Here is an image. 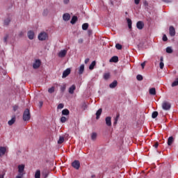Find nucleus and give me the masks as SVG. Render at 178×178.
Returning <instances> with one entry per match:
<instances>
[{
    "label": "nucleus",
    "mask_w": 178,
    "mask_h": 178,
    "mask_svg": "<svg viewBox=\"0 0 178 178\" xmlns=\"http://www.w3.org/2000/svg\"><path fill=\"white\" fill-rule=\"evenodd\" d=\"M31 118V115L30 114V110L29 108H26L23 113L24 122H29Z\"/></svg>",
    "instance_id": "1"
},
{
    "label": "nucleus",
    "mask_w": 178,
    "mask_h": 178,
    "mask_svg": "<svg viewBox=\"0 0 178 178\" xmlns=\"http://www.w3.org/2000/svg\"><path fill=\"white\" fill-rule=\"evenodd\" d=\"M161 107L163 111H170V108H172V104L168 101H163L161 104Z\"/></svg>",
    "instance_id": "2"
},
{
    "label": "nucleus",
    "mask_w": 178,
    "mask_h": 178,
    "mask_svg": "<svg viewBox=\"0 0 178 178\" xmlns=\"http://www.w3.org/2000/svg\"><path fill=\"white\" fill-rule=\"evenodd\" d=\"M48 38V33L45 32H42L38 35V40L40 41H45Z\"/></svg>",
    "instance_id": "3"
},
{
    "label": "nucleus",
    "mask_w": 178,
    "mask_h": 178,
    "mask_svg": "<svg viewBox=\"0 0 178 178\" xmlns=\"http://www.w3.org/2000/svg\"><path fill=\"white\" fill-rule=\"evenodd\" d=\"M72 166L74 168V169H76V170H79L80 169V161L78 160H75L72 163Z\"/></svg>",
    "instance_id": "4"
},
{
    "label": "nucleus",
    "mask_w": 178,
    "mask_h": 178,
    "mask_svg": "<svg viewBox=\"0 0 178 178\" xmlns=\"http://www.w3.org/2000/svg\"><path fill=\"white\" fill-rule=\"evenodd\" d=\"M72 72V70H70V68L66 69V70L63 72L62 78H63V79H66V77H67V76H69V74H70V72Z\"/></svg>",
    "instance_id": "5"
},
{
    "label": "nucleus",
    "mask_w": 178,
    "mask_h": 178,
    "mask_svg": "<svg viewBox=\"0 0 178 178\" xmlns=\"http://www.w3.org/2000/svg\"><path fill=\"white\" fill-rule=\"evenodd\" d=\"M169 31L171 37H175V35H176V29H175V27L172 26H170Z\"/></svg>",
    "instance_id": "6"
},
{
    "label": "nucleus",
    "mask_w": 178,
    "mask_h": 178,
    "mask_svg": "<svg viewBox=\"0 0 178 178\" xmlns=\"http://www.w3.org/2000/svg\"><path fill=\"white\" fill-rule=\"evenodd\" d=\"M24 165H18V172L19 175H24Z\"/></svg>",
    "instance_id": "7"
},
{
    "label": "nucleus",
    "mask_w": 178,
    "mask_h": 178,
    "mask_svg": "<svg viewBox=\"0 0 178 178\" xmlns=\"http://www.w3.org/2000/svg\"><path fill=\"white\" fill-rule=\"evenodd\" d=\"M136 27L138 30H143L144 29V22L138 21L136 24Z\"/></svg>",
    "instance_id": "8"
},
{
    "label": "nucleus",
    "mask_w": 178,
    "mask_h": 178,
    "mask_svg": "<svg viewBox=\"0 0 178 178\" xmlns=\"http://www.w3.org/2000/svg\"><path fill=\"white\" fill-rule=\"evenodd\" d=\"M41 66V60H36L35 62L33 65V69H38Z\"/></svg>",
    "instance_id": "9"
},
{
    "label": "nucleus",
    "mask_w": 178,
    "mask_h": 178,
    "mask_svg": "<svg viewBox=\"0 0 178 178\" xmlns=\"http://www.w3.org/2000/svg\"><path fill=\"white\" fill-rule=\"evenodd\" d=\"M6 154V147H0V157L3 156Z\"/></svg>",
    "instance_id": "10"
},
{
    "label": "nucleus",
    "mask_w": 178,
    "mask_h": 178,
    "mask_svg": "<svg viewBox=\"0 0 178 178\" xmlns=\"http://www.w3.org/2000/svg\"><path fill=\"white\" fill-rule=\"evenodd\" d=\"M63 19L65 22H69V20H70V14L69 13L63 14Z\"/></svg>",
    "instance_id": "11"
},
{
    "label": "nucleus",
    "mask_w": 178,
    "mask_h": 178,
    "mask_svg": "<svg viewBox=\"0 0 178 178\" xmlns=\"http://www.w3.org/2000/svg\"><path fill=\"white\" fill-rule=\"evenodd\" d=\"M28 38H29V40H34V31H29L27 33Z\"/></svg>",
    "instance_id": "12"
},
{
    "label": "nucleus",
    "mask_w": 178,
    "mask_h": 178,
    "mask_svg": "<svg viewBox=\"0 0 178 178\" xmlns=\"http://www.w3.org/2000/svg\"><path fill=\"white\" fill-rule=\"evenodd\" d=\"M106 124L108 127L112 126V118L111 117L106 118Z\"/></svg>",
    "instance_id": "13"
},
{
    "label": "nucleus",
    "mask_w": 178,
    "mask_h": 178,
    "mask_svg": "<svg viewBox=\"0 0 178 178\" xmlns=\"http://www.w3.org/2000/svg\"><path fill=\"white\" fill-rule=\"evenodd\" d=\"M66 54H67V51L66 50H61L59 54H58V56L60 58H65V56H66Z\"/></svg>",
    "instance_id": "14"
},
{
    "label": "nucleus",
    "mask_w": 178,
    "mask_h": 178,
    "mask_svg": "<svg viewBox=\"0 0 178 178\" xmlns=\"http://www.w3.org/2000/svg\"><path fill=\"white\" fill-rule=\"evenodd\" d=\"M173 143H175V138H173V136H170L167 142L168 145L170 146L172 145V144H173Z\"/></svg>",
    "instance_id": "15"
},
{
    "label": "nucleus",
    "mask_w": 178,
    "mask_h": 178,
    "mask_svg": "<svg viewBox=\"0 0 178 178\" xmlns=\"http://www.w3.org/2000/svg\"><path fill=\"white\" fill-rule=\"evenodd\" d=\"M110 62H113L114 63H117V62H119V57L117 56H113L111 59Z\"/></svg>",
    "instance_id": "16"
},
{
    "label": "nucleus",
    "mask_w": 178,
    "mask_h": 178,
    "mask_svg": "<svg viewBox=\"0 0 178 178\" xmlns=\"http://www.w3.org/2000/svg\"><path fill=\"white\" fill-rule=\"evenodd\" d=\"M75 90H76V85H72L71 87H70L68 92L70 94H74Z\"/></svg>",
    "instance_id": "17"
},
{
    "label": "nucleus",
    "mask_w": 178,
    "mask_h": 178,
    "mask_svg": "<svg viewBox=\"0 0 178 178\" xmlns=\"http://www.w3.org/2000/svg\"><path fill=\"white\" fill-rule=\"evenodd\" d=\"M118 86V81H113L110 85V88H115Z\"/></svg>",
    "instance_id": "18"
},
{
    "label": "nucleus",
    "mask_w": 178,
    "mask_h": 178,
    "mask_svg": "<svg viewBox=\"0 0 178 178\" xmlns=\"http://www.w3.org/2000/svg\"><path fill=\"white\" fill-rule=\"evenodd\" d=\"M149 92L151 95H156V90L155 88H150Z\"/></svg>",
    "instance_id": "19"
},
{
    "label": "nucleus",
    "mask_w": 178,
    "mask_h": 178,
    "mask_svg": "<svg viewBox=\"0 0 178 178\" xmlns=\"http://www.w3.org/2000/svg\"><path fill=\"white\" fill-rule=\"evenodd\" d=\"M102 113V108H99L97 112H96V119L98 120L99 119V116H101V114Z\"/></svg>",
    "instance_id": "20"
},
{
    "label": "nucleus",
    "mask_w": 178,
    "mask_h": 178,
    "mask_svg": "<svg viewBox=\"0 0 178 178\" xmlns=\"http://www.w3.org/2000/svg\"><path fill=\"white\" fill-rule=\"evenodd\" d=\"M83 73H84V65L82 64L79 70V74H83Z\"/></svg>",
    "instance_id": "21"
},
{
    "label": "nucleus",
    "mask_w": 178,
    "mask_h": 178,
    "mask_svg": "<svg viewBox=\"0 0 178 178\" xmlns=\"http://www.w3.org/2000/svg\"><path fill=\"white\" fill-rule=\"evenodd\" d=\"M15 122H16V118L13 117V118H12V119L8 121V123L9 126H12V124H15Z\"/></svg>",
    "instance_id": "22"
},
{
    "label": "nucleus",
    "mask_w": 178,
    "mask_h": 178,
    "mask_svg": "<svg viewBox=\"0 0 178 178\" xmlns=\"http://www.w3.org/2000/svg\"><path fill=\"white\" fill-rule=\"evenodd\" d=\"M35 178H41V171H40V170H36L35 173Z\"/></svg>",
    "instance_id": "23"
},
{
    "label": "nucleus",
    "mask_w": 178,
    "mask_h": 178,
    "mask_svg": "<svg viewBox=\"0 0 178 178\" xmlns=\"http://www.w3.org/2000/svg\"><path fill=\"white\" fill-rule=\"evenodd\" d=\"M69 113H70V111H69V110L67 108H65L62 111V115H64L65 116H67V115H69Z\"/></svg>",
    "instance_id": "24"
},
{
    "label": "nucleus",
    "mask_w": 178,
    "mask_h": 178,
    "mask_svg": "<svg viewBox=\"0 0 178 178\" xmlns=\"http://www.w3.org/2000/svg\"><path fill=\"white\" fill-rule=\"evenodd\" d=\"M76 22H77V17L73 16L70 22L71 24H75Z\"/></svg>",
    "instance_id": "25"
},
{
    "label": "nucleus",
    "mask_w": 178,
    "mask_h": 178,
    "mask_svg": "<svg viewBox=\"0 0 178 178\" xmlns=\"http://www.w3.org/2000/svg\"><path fill=\"white\" fill-rule=\"evenodd\" d=\"M158 111H154L152 114V119H156V118H158Z\"/></svg>",
    "instance_id": "26"
},
{
    "label": "nucleus",
    "mask_w": 178,
    "mask_h": 178,
    "mask_svg": "<svg viewBox=\"0 0 178 178\" xmlns=\"http://www.w3.org/2000/svg\"><path fill=\"white\" fill-rule=\"evenodd\" d=\"M96 63L95 61H92V63L89 66L90 70H92L94 67H95Z\"/></svg>",
    "instance_id": "27"
},
{
    "label": "nucleus",
    "mask_w": 178,
    "mask_h": 178,
    "mask_svg": "<svg viewBox=\"0 0 178 178\" xmlns=\"http://www.w3.org/2000/svg\"><path fill=\"white\" fill-rule=\"evenodd\" d=\"M111 77V74L109 73H106L104 74V80H108Z\"/></svg>",
    "instance_id": "28"
},
{
    "label": "nucleus",
    "mask_w": 178,
    "mask_h": 178,
    "mask_svg": "<svg viewBox=\"0 0 178 178\" xmlns=\"http://www.w3.org/2000/svg\"><path fill=\"white\" fill-rule=\"evenodd\" d=\"M65 141V138L63 136H60L59 140H58V144H62Z\"/></svg>",
    "instance_id": "29"
},
{
    "label": "nucleus",
    "mask_w": 178,
    "mask_h": 178,
    "mask_svg": "<svg viewBox=\"0 0 178 178\" xmlns=\"http://www.w3.org/2000/svg\"><path fill=\"white\" fill-rule=\"evenodd\" d=\"M48 92H49V94H52L53 92H55V87L52 86L51 88H49Z\"/></svg>",
    "instance_id": "30"
},
{
    "label": "nucleus",
    "mask_w": 178,
    "mask_h": 178,
    "mask_svg": "<svg viewBox=\"0 0 178 178\" xmlns=\"http://www.w3.org/2000/svg\"><path fill=\"white\" fill-rule=\"evenodd\" d=\"M66 90V84H63V86H60V91L61 92H65Z\"/></svg>",
    "instance_id": "31"
},
{
    "label": "nucleus",
    "mask_w": 178,
    "mask_h": 178,
    "mask_svg": "<svg viewBox=\"0 0 178 178\" xmlns=\"http://www.w3.org/2000/svg\"><path fill=\"white\" fill-rule=\"evenodd\" d=\"M88 23H85L82 25V29L83 30H88Z\"/></svg>",
    "instance_id": "32"
},
{
    "label": "nucleus",
    "mask_w": 178,
    "mask_h": 178,
    "mask_svg": "<svg viewBox=\"0 0 178 178\" xmlns=\"http://www.w3.org/2000/svg\"><path fill=\"white\" fill-rule=\"evenodd\" d=\"M166 52L167 54H172L173 49H172V47H167Z\"/></svg>",
    "instance_id": "33"
},
{
    "label": "nucleus",
    "mask_w": 178,
    "mask_h": 178,
    "mask_svg": "<svg viewBox=\"0 0 178 178\" xmlns=\"http://www.w3.org/2000/svg\"><path fill=\"white\" fill-rule=\"evenodd\" d=\"M177 86H178V78L172 83V87H176Z\"/></svg>",
    "instance_id": "34"
},
{
    "label": "nucleus",
    "mask_w": 178,
    "mask_h": 178,
    "mask_svg": "<svg viewBox=\"0 0 178 178\" xmlns=\"http://www.w3.org/2000/svg\"><path fill=\"white\" fill-rule=\"evenodd\" d=\"M9 23H10V19L7 18L4 20V24L5 26H8Z\"/></svg>",
    "instance_id": "35"
},
{
    "label": "nucleus",
    "mask_w": 178,
    "mask_h": 178,
    "mask_svg": "<svg viewBox=\"0 0 178 178\" xmlns=\"http://www.w3.org/2000/svg\"><path fill=\"white\" fill-rule=\"evenodd\" d=\"M66 120H67V118H66V117L63 116V117L60 118V122H61V123H65V122H66Z\"/></svg>",
    "instance_id": "36"
},
{
    "label": "nucleus",
    "mask_w": 178,
    "mask_h": 178,
    "mask_svg": "<svg viewBox=\"0 0 178 178\" xmlns=\"http://www.w3.org/2000/svg\"><path fill=\"white\" fill-rule=\"evenodd\" d=\"M91 138L92 140H96L97 139V133L95 132H93L91 135Z\"/></svg>",
    "instance_id": "37"
},
{
    "label": "nucleus",
    "mask_w": 178,
    "mask_h": 178,
    "mask_svg": "<svg viewBox=\"0 0 178 178\" xmlns=\"http://www.w3.org/2000/svg\"><path fill=\"white\" fill-rule=\"evenodd\" d=\"M136 79H137V80H138V81H142V80H143V76H142V75L138 74V75H137Z\"/></svg>",
    "instance_id": "38"
},
{
    "label": "nucleus",
    "mask_w": 178,
    "mask_h": 178,
    "mask_svg": "<svg viewBox=\"0 0 178 178\" xmlns=\"http://www.w3.org/2000/svg\"><path fill=\"white\" fill-rule=\"evenodd\" d=\"M65 107V105L63 104H59L58 106V109H63V108Z\"/></svg>",
    "instance_id": "39"
},
{
    "label": "nucleus",
    "mask_w": 178,
    "mask_h": 178,
    "mask_svg": "<svg viewBox=\"0 0 178 178\" xmlns=\"http://www.w3.org/2000/svg\"><path fill=\"white\" fill-rule=\"evenodd\" d=\"M115 48H116L117 49H122V44H119V43L116 44H115Z\"/></svg>",
    "instance_id": "40"
},
{
    "label": "nucleus",
    "mask_w": 178,
    "mask_h": 178,
    "mask_svg": "<svg viewBox=\"0 0 178 178\" xmlns=\"http://www.w3.org/2000/svg\"><path fill=\"white\" fill-rule=\"evenodd\" d=\"M159 66H160V69H163L165 64L163 63V62H160Z\"/></svg>",
    "instance_id": "41"
},
{
    "label": "nucleus",
    "mask_w": 178,
    "mask_h": 178,
    "mask_svg": "<svg viewBox=\"0 0 178 178\" xmlns=\"http://www.w3.org/2000/svg\"><path fill=\"white\" fill-rule=\"evenodd\" d=\"M17 109H19V106H17V105L13 106L14 112H16L17 111Z\"/></svg>",
    "instance_id": "42"
},
{
    "label": "nucleus",
    "mask_w": 178,
    "mask_h": 178,
    "mask_svg": "<svg viewBox=\"0 0 178 178\" xmlns=\"http://www.w3.org/2000/svg\"><path fill=\"white\" fill-rule=\"evenodd\" d=\"M163 41L164 42L168 41V36H166V35H163Z\"/></svg>",
    "instance_id": "43"
},
{
    "label": "nucleus",
    "mask_w": 178,
    "mask_h": 178,
    "mask_svg": "<svg viewBox=\"0 0 178 178\" xmlns=\"http://www.w3.org/2000/svg\"><path fill=\"white\" fill-rule=\"evenodd\" d=\"M23 176H24V174H19L15 178H23Z\"/></svg>",
    "instance_id": "44"
},
{
    "label": "nucleus",
    "mask_w": 178,
    "mask_h": 178,
    "mask_svg": "<svg viewBox=\"0 0 178 178\" xmlns=\"http://www.w3.org/2000/svg\"><path fill=\"white\" fill-rule=\"evenodd\" d=\"M127 22L128 23V25L132 24L131 19H130V18H127Z\"/></svg>",
    "instance_id": "45"
},
{
    "label": "nucleus",
    "mask_w": 178,
    "mask_h": 178,
    "mask_svg": "<svg viewBox=\"0 0 178 178\" xmlns=\"http://www.w3.org/2000/svg\"><path fill=\"white\" fill-rule=\"evenodd\" d=\"M78 42L79 44H83V42H84V40H83V38H80L78 40Z\"/></svg>",
    "instance_id": "46"
},
{
    "label": "nucleus",
    "mask_w": 178,
    "mask_h": 178,
    "mask_svg": "<svg viewBox=\"0 0 178 178\" xmlns=\"http://www.w3.org/2000/svg\"><path fill=\"white\" fill-rule=\"evenodd\" d=\"M163 2H165V3H170L172 2V0H162Z\"/></svg>",
    "instance_id": "47"
},
{
    "label": "nucleus",
    "mask_w": 178,
    "mask_h": 178,
    "mask_svg": "<svg viewBox=\"0 0 178 178\" xmlns=\"http://www.w3.org/2000/svg\"><path fill=\"white\" fill-rule=\"evenodd\" d=\"M159 145V143H158V142H156L154 145L153 147H154V148H157Z\"/></svg>",
    "instance_id": "48"
},
{
    "label": "nucleus",
    "mask_w": 178,
    "mask_h": 178,
    "mask_svg": "<svg viewBox=\"0 0 178 178\" xmlns=\"http://www.w3.org/2000/svg\"><path fill=\"white\" fill-rule=\"evenodd\" d=\"M3 42L6 44V42H8V36L4 37Z\"/></svg>",
    "instance_id": "49"
},
{
    "label": "nucleus",
    "mask_w": 178,
    "mask_h": 178,
    "mask_svg": "<svg viewBox=\"0 0 178 178\" xmlns=\"http://www.w3.org/2000/svg\"><path fill=\"white\" fill-rule=\"evenodd\" d=\"M42 176H44V178L48 177V174L47 172H45V173L42 172Z\"/></svg>",
    "instance_id": "50"
},
{
    "label": "nucleus",
    "mask_w": 178,
    "mask_h": 178,
    "mask_svg": "<svg viewBox=\"0 0 178 178\" xmlns=\"http://www.w3.org/2000/svg\"><path fill=\"white\" fill-rule=\"evenodd\" d=\"M140 1L141 0H134L136 5H138V3H140Z\"/></svg>",
    "instance_id": "51"
},
{
    "label": "nucleus",
    "mask_w": 178,
    "mask_h": 178,
    "mask_svg": "<svg viewBox=\"0 0 178 178\" xmlns=\"http://www.w3.org/2000/svg\"><path fill=\"white\" fill-rule=\"evenodd\" d=\"M90 62V58H86V60H85V63H86V65H87V63H88Z\"/></svg>",
    "instance_id": "52"
},
{
    "label": "nucleus",
    "mask_w": 178,
    "mask_h": 178,
    "mask_svg": "<svg viewBox=\"0 0 178 178\" xmlns=\"http://www.w3.org/2000/svg\"><path fill=\"white\" fill-rule=\"evenodd\" d=\"M141 67L143 69H144V67H145V61L141 63Z\"/></svg>",
    "instance_id": "53"
},
{
    "label": "nucleus",
    "mask_w": 178,
    "mask_h": 178,
    "mask_svg": "<svg viewBox=\"0 0 178 178\" xmlns=\"http://www.w3.org/2000/svg\"><path fill=\"white\" fill-rule=\"evenodd\" d=\"M118 118H119V116H117V118H115V122H114V124H116L118 123Z\"/></svg>",
    "instance_id": "54"
},
{
    "label": "nucleus",
    "mask_w": 178,
    "mask_h": 178,
    "mask_svg": "<svg viewBox=\"0 0 178 178\" xmlns=\"http://www.w3.org/2000/svg\"><path fill=\"white\" fill-rule=\"evenodd\" d=\"M63 2L64 3L67 4L69 3V0H64Z\"/></svg>",
    "instance_id": "55"
},
{
    "label": "nucleus",
    "mask_w": 178,
    "mask_h": 178,
    "mask_svg": "<svg viewBox=\"0 0 178 178\" xmlns=\"http://www.w3.org/2000/svg\"><path fill=\"white\" fill-rule=\"evenodd\" d=\"M160 62H163V56H161V57L160 58Z\"/></svg>",
    "instance_id": "56"
},
{
    "label": "nucleus",
    "mask_w": 178,
    "mask_h": 178,
    "mask_svg": "<svg viewBox=\"0 0 178 178\" xmlns=\"http://www.w3.org/2000/svg\"><path fill=\"white\" fill-rule=\"evenodd\" d=\"M129 29H131V24L128 25Z\"/></svg>",
    "instance_id": "57"
},
{
    "label": "nucleus",
    "mask_w": 178,
    "mask_h": 178,
    "mask_svg": "<svg viewBox=\"0 0 178 178\" xmlns=\"http://www.w3.org/2000/svg\"><path fill=\"white\" fill-rule=\"evenodd\" d=\"M0 178H3V175H0Z\"/></svg>",
    "instance_id": "58"
},
{
    "label": "nucleus",
    "mask_w": 178,
    "mask_h": 178,
    "mask_svg": "<svg viewBox=\"0 0 178 178\" xmlns=\"http://www.w3.org/2000/svg\"><path fill=\"white\" fill-rule=\"evenodd\" d=\"M19 35H20V36L23 35V32H21V33H19Z\"/></svg>",
    "instance_id": "59"
},
{
    "label": "nucleus",
    "mask_w": 178,
    "mask_h": 178,
    "mask_svg": "<svg viewBox=\"0 0 178 178\" xmlns=\"http://www.w3.org/2000/svg\"><path fill=\"white\" fill-rule=\"evenodd\" d=\"M41 106H42V103H40Z\"/></svg>",
    "instance_id": "60"
}]
</instances>
